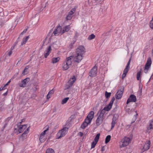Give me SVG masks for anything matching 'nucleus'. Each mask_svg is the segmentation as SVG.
Instances as JSON below:
<instances>
[{
  "instance_id": "1",
  "label": "nucleus",
  "mask_w": 153,
  "mask_h": 153,
  "mask_svg": "<svg viewBox=\"0 0 153 153\" xmlns=\"http://www.w3.org/2000/svg\"><path fill=\"white\" fill-rule=\"evenodd\" d=\"M73 57L71 56L66 58L62 64V69L65 71L68 69L71 65L73 62Z\"/></svg>"
},
{
  "instance_id": "2",
  "label": "nucleus",
  "mask_w": 153,
  "mask_h": 153,
  "mask_svg": "<svg viewBox=\"0 0 153 153\" xmlns=\"http://www.w3.org/2000/svg\"><path fill=\"white\" fill-rule=\"evenodd\" d=\"M131 140L130 137H124L119 142V147L121 148L127 146L130 143Z\"/></svg>"
},
{
  "instance_id": "3",
  "label": "nucleus",
  "mask_w": 153,
  "mask_h": 153,
  "mask_svg": "<svg viewBox=\"0 0 153 153\" xmlns=\"http://www.w3.org/2000/svg\"><path fill=\"white\" fill-rule=\"evenodd\" d=\"M94 115V112L93 111H90L83 122L82 124H88L91 123Z\"/></svg>"
},
{
  "instance_id": "4",
  "label": "nucleus",
  "mask_w": 153,
  "mask_h": 153,
  "mask_svg": "<svg viewBox=\"0 0 153 153\" xmlns=\"http://www.w3.org/2000/svg\"><path fill=\"white\" fill-rule=\"evenodd\" d=\"M68 127H64L59 130L57 134V138L59 139L65 136L67 133Z\"/></svg>"
},
{
  "instance_id": "5",
  "label": "nucleus",
  "mask_w": 153,
  "mask_h": 153,
  "mask_svg": "<svg viewBox=\"0 0 153 153\" xmlns=\"http://www.w3.org/2000/svg\"><path fill=\"white\" fill-rule=\"evenodd\" d=\"M26 128V125H15L14 130L15 133L18 134Z\"/></svg>"
},
{
  "instance_id": "6",
  "label": "nucleus",
  "mask_w": 153,
  "mask_h": 153,
  "mask_svg": "<svg viewBox=\"0 0 153 153\" xmlns=\"http://www.w3.org/2000/svg\"><path fill=\"white\" fill-rule=\"evenodd\" d=\"M75 81L76 78L74 76L72 78H71L66 83L65 88V90L68 89L70 88L73 85Z\"/></svg>"
},
{
  "instance_id": "7",
  "label": "nucleus",
  "mask_w": 153,
  "mask_h": 153,
  "mask_svg": "<svg viewBox=\"0 0 153 153\" xmlns=\"http://www.w3.org/2000/svg\"><path fill=\"white\" fill-rule=\"evenodd\" d=\"M105 113L104 110H102L96 120L97 123L102 124L103 120V116Z\"/></svg>"
},
{
  "instance_id": "8",
  "label": "nucleus",
  "mask_w": 153,
  "mask_h": 153,
  "mask_svg": "<svg viewBox=\"0 0 153 153\" xmlns=\"http://www.w3.org/2000/svg\"><path fill=\"white\" fill-rule=\"evenodd\" d=\"M85 49L83 46H80L76 49V53L83 56L85 54Z\"/></svg>"
},
{
  "instance_id": "9",
  "label": "nucleus",
  "mask_w": 153,
  "mask_h": 153,
  "mask_svg": "<svg viewBox=\"0 0 153 153\" xmlns=\"http://www.w3.org/2000/svg\"><path fill=\"white\" fill-rule=\"evenodd\" d=\"M152 64L151 59V58H149L147 62L145 65L144 69V72L145 73H147L148 71L149 70Z\"/></svg>"
},
{
  "instance_id": "10",
  "label": "nucleus",
  "mask_w": 153,
  "mask_h": 153,
  "mask_svg": "<svg viewBox=\"0 0 153 153\" xmlns=\"http://www.w3.org/2000/svg\"><path fill=\"white\" fill-rule=\"evenodd\" d=\"M83 57L84 56L76 53L74 57H73V59L75 62L79 63L81 61Z\"/></svg>"
},
{
  "instance_id": "11",
  "label": "nucleus",
  "mask_w": 153,
  "mask_h": 153,
  "mask_svg": "<svg viewBox=\"0 0 153 153\" xmlns=\"http://www.w3.org/2000/svg\"><path fill=\"white\" fill-rule=\"evenodd\" d=\"M97 73V67L94 66L91 70L89 72V75L91 77H94L96 76Z\"/></svg>"
},
{
  "instance_id": "12",
  "label": "nucleus",
  "mask_w": 153,
  "mask_h": 153,
  "mask_svg": "<svg viewBox=\"0 0 153 153\" xmlns=\"http://www.w3.org/2000/svg\"><path fill=\"white\" fill-rule=\"evenodd\" d=\"M100 135V133L98 134L95 137L94 140L92 142L91 145V148L92 149L94 148L96 145L97 144V143L98 141V140L99 138V137Z\"/></svg>"
},
{
  "instance_id": "13",
  "label": "nucleus",
  "mask_w": 153,
  "mask_h": 153,
  "mask_svg": "<svg viewBox=\"0 0 153 153\" xmlns=\"http://www.w3.org/2000/svg\"><path fill=\"white\" fill-rule=\"evenodd\" d=\"M124 91V88L122 87L119 90L116 94V97L117 99H119L122 97Z\"/></svg>"
},
{
  "instance_id": "14",
  "label": "nucleus",
  "mask_w": 153,
  "mask_h": 153,
  "mask_svg": "<svg viewBox=\"0 0 153 153\" xmlns=\"http://www.w3.org/2000/svg\"><path fill=\"white\" fill-rule=\"evenodd\" d=\"M137 100L136 97L133 94H131L130 95L128 99L126 104H128L130 102H135Z\"/></svg>"
},
{
  "instance_id": "15",
  "label": "nucleus",
  "mask_w": 153,
  "mask_h": 153,
  "mask_svg": "<svg viewBox=\"0 0 153 153\" xmlns=\"http://www.w3.org/2000/svg\"><path fill=\"white\" fill-rule=\"evenodd\" d=\"M53 33L55 35H58L59 34H62V28L61 26L58 27L56 29H55L53 31Z\"/></svg>"
},
{
  "instance_id": "16",
  "label": "nucleus",
  "mask_w": 153,
  "mask_h": 153,
  "mask_svg": "<svg viewBox=\"0 0 153 153\" xmlns=\"http://www.w3.org/2000/svg\"><path fill=\"white\" fill-rule=\"evenodd\" d=\"M29 80L30 79L29 78H25L19 83V86L20 87H24L25 86L26 83L29 81Z\"/></svg>"
},
{
  "instance_id": "17",
  "label": "nucleus",
  "mask_w": 153,
  "mask_h": 153,
  "mask_svg": "<svg viewBox=\"0 0 153 153\" xmlns=\"http://www.w3.org/2000/svg\"><path fill=\"white\" fill-rule=\"evenodd\" d=\"M150 142L148 141L147 143H145L143 146V148L142 149V152H143L145 151L148 150L150 146Z\"/></svg>"
},
{
  "instance_id": "18",
  "label": "nucleus",
  "mask_w": 153,
  "mask_h": 153,
  "mask_svg": "<svg viewBox=\"0 0 153 153\" xmlns=\"http://www.w3.org/2000/svg\"><path fill=\"white\" fill-rule=\"evenodd\" d=\"M51 51V49L50 46H48L46 50L44 52V56L46 58L49 55Z\"/></svg>"
},
{
  "instance_id": "19",
  "label": "nucleus",
  "mask_w": 153,
  "mask_h": 153,
  "mask_svg": "<svg viewBox=\"0 0 153 153\" xmlns=\"http://www.w3.org/2000/svg\"><path fill=\"white\" fill-rule=\"evenodd\" d=\"M75 118V115H72L67 121V123L69 124L74 123L73 122L74 121Z\"/></svg>"
},
{
  "instance_id": "20",
  "label": "nucleus",
  "mask_w": 153,
  "mask_h": 153,
  "mask_svg": "<svg viewBox=\"0 0 153 153\" xmlns=\"http://www.w3.org/2000/svg\"><path fill=\"white\" fill-rule=\"evenodd\" d=\"M70 25H66L64 26L63 28H62V33H63L65 32H67L70 29Z\"/></svg>"
},
{
  "instance_id": "21",
  "label": "nucleus",
  "mask_w": 153,
  "mask_h": 153,
  "mask_svg": "<svg viewBox=\"0 0 153 153\" xmlns=\"http://www.w3.org/2000/svg\"><path fill=\"white\" fill-rule=\"evenodd\" d=\"M29 39V36H25L23 38L22 41L21 42V45L22 46L24 45L25 44L27 40Z\"/></svg>"
},
{
  "instance_id": "22",
  "label": "nucleus",
  "mask_w": 153,
  "mask_h": 153,
  "mask_svg": "<svg viewBox=\"0 0 153 153\" xmlns=\"http://www.w3.org/2000/svg\"><path fill=\"white\" fill-rule=\"evenodd\" d=\"M60 59L59 57L53 58L52 59V63L53 64L55 63L59 62Z\"/></svg>"
},
{
  "instance_id": "23",
  "label": "nucleus",
  "mask_w": 153,
  "mask_h": 153,
  "mask_svg": "<svg viewBox=\"0 0 153 153\" xmlns=\"http://www.w3.org/2000/svg\"><path fill=\"white\" fill-rule=\"evenodd\" d=\"M114 127V125H107L105 127L106 129L108 131H110Z\"/></svg>"
},
{
  "instance_id": "24",
  "label": "nucleus",
  "mask_w": 153,
  "mask_h": 153,
  "mask_svg": "<svg viewBox=\"0 0 153 153\" xmlns=\"http://www.w3.org/2000/svg\"><path fill=\"white\" fill-rule=\"evenodd\" d=\"M141 69H140V70L137 72V79L138 80H141Z\"/></svg>"
},
{
  "instance_id": "25",
  "label": "nucleus",
  "mask_w": 153,
  "mask_h": 153,
  "mask_svg": "<svg viewBox=\"0 0 153 153\" xmlns=\"http://www.w3.org/2000/svg\"><path fill=\"white\" fill-rule=\"evenodd\" d=\"M117 115H114L112 122V124H115L117 123Z\"/></svg>"
},
{
  "instance_id": "26",
  "label": "nucleus",
  "mask_w": 153,
  "mask_h": 153,
  "mask_svg": "<svg viewBox=\"0 0 153 153\" xmlns=\"http://www.w3.org/2000/svg\"><path fill=\"white\" fill-rule=\"evenodd\" d=\"M111 107L112 105H110L109 104L107 106L105 107L102 110H104V111H108L111 108Z\"/></svg>"
},
{
  "instance_id": "27",
  "label": "nucleus",
  "mask_w": 153,
  "mask_h": 153,
  "mask_svg": "<svg viewBox=\"0 0 153 153\" xmlns=\"http://www.w3.org/2000/svg\"><path fill=\"white\" fill-rule=\"evenodd\" d=\"M45 139L46 137L45 136H43L42 135H40L39 139L41 142L42 143L44 142L45 140Z\"/></svg>"
},
{
  "instance_id": "28",
  "label": "nucleus",
  "mask_w": 153,
  "mask_h": 153,
  "mask_svg": "<svg viewBox=\"0 0 153 153\" xmlns=\"http://www.w3.org/2000/svg\"><path fill=\"white\" fill-rule=\"evenodd\" d=\"M125 109L126 112L128 114L131 113L132 111H133L134 112V111H133L132 109L130 108L128 106L126 107Z\"/></svg>"
},
{
  "instance_id": "29",
  "label": "nucleus",
  "mask_w": 153,
  "mask_h": 153,
  "mask_svg": "<svg viewBox=\"0 0 153 153\" xmlns=\"http://www.w3.org/2000/svg\"><path fill=\"white\" fill-rule=\"evenodd\" d=\"M69 97H66L65 98L63 99L62 101L61 104H63L66 103L68 101V100H69Z\"/></svg>"
},
{
  "instance_id": "30",
  "label": "nucleus",
  "mask_w": 153,
  "mask_h": 153,
  "mask_svg": "<svg viewBox=\"0 0 153 153\" xmlns=\"http://www.w3.org/2000/svg\"><path fill=\"white\" fill-rule=\"evenodd\" d=\"M46 153H54V151L52 149L49 148L46 150Z\"/></svg>"
},
{
  "instance_id": "31",
  "label": "nucleus",
  "mask_w": 153,
  "mask_h": 153,
  "mask_svg": "<svg viewBox=\"0 0 153 153\" xmlns=\"http://www.w3.org/2000/svg\"><path fill=\"white\" fill-rule=\"evenodd\" d=\"M111 137L110 135H108L105 139V143H108L110 140L111 139Z\"/></svg>"
},
{
  "instance_id": "32",
  "label": "nucleus",
  "mask_w": 153,
  "mask_h": 153,
  "mask_svg": "<svg viewBox=\"0 0 153 153\" xmlns=\"http://www.w3.org/2000/svg\"><path fill=\"white\" fill-rule=\"evenodd\" d=\"M28 68H27V67H25L22 72V74H23L24 75L27 74L28 73Z\"/></svg>"
},
{
  "instance_id": "33",
  "label": "nucleus",
  "mask_w": 153,
  "mask_h": 153,
  "mask_svg": "<svg viewBox=\"0 0 153 153\" xmlns=\"http://www.w3.org/2000/svg\"><path fill=\"white\" fill-rule=\"evenodd\" d=\"M95 37V35L93 34H92L88 36V40H91L94 39Z\"/></svg>"
},
{
  "instance_id": "34",
  "label": "nucleus",
  "mask_w": 153,
  "mask_h": 153,
  "mask_svg": "<svg viewBox=\"0 0 153 153\" xmlns=\"http://www.w3.org/2000/svg\"><path fill=\"white\" fill-rule=\"evenodd\" d=\"M111 95V93L110 92H108L106 91L105 92V96L107 98H108L110 97Z\"/></svg>"
},
{
  "instance_id": "35",
  "label": "nucleus",
  "mask_w": 153,
  "mask_h": 153,
  "mask_svg": "<svg viewBox=\"0 0 153 153\" xmlns=\"http://www.w3.org/2000/svg\"><path fill=\"white\" fill-rule=\"evenodd\" d=\"M49 127L48 126H46L45 128H44V129H45V130L43 132V133L44 134H45L47 131H48V130L49 129Z\"/></svg>"
},
{
  "instance_id": "36",
  "label": "nucleus",
  "mask_w": 153,
  "mask_h": 153,
  "mask_svg": "<svg viewBox=\"0 0 153 153\" xmlns=\"http://www.w3.org/2000/svg\"><path fill=\"white\" fill-rule=\"evenodd\" d=\"M28 128L26 130V131H25L22 134V135L23 137H26L27 136V133L28 131Z\"/></svg>"
},
{
  "instance_id": "37",
  "label": "nucleus",
  "mask_w": 153,
  "mask_h": 153,
  "mask_svg": "<svg viewBox=\"0 0 153 153\" xmlns=\"http://www.w3.org/2000/svg\"><path fill=\"white\" fill-rule=\"evenodd\" d=\"M75 12V9L73 8L72 10L69 12L68 14L72 16L73 14Z\"/></svg>"
},
{
  "instance_id": "38",
  "label": "nucleus",
  "mask_w": 153,
  "mask_h": 153,
  "mask_svg": "<svg viewBox=\"0 0 153 153\" xmlns=\"http://www.w3.org/2000/svg\"><path fill=\"white\" fill-rule=\"evenodd\" d=\"M72 17V16L68 14L67 16L66 17V19L67 20H71V19Z\"/></svg>"
},
{
  "instance_id": "39",
  "label": "nucleus",
  "mask_w": 153,
  "mask_h": 153,
  "mask_svg": "<svg viewBox=\"0 0 153 153\" xmlns=\"http://www.w3.org/2000/svg\"><path fill=\"white\" fill-rule=\"evenodd\" d=\"M129 67H128L126 66V68H125L123 71V72L127 74L129 69Z\"/></svg>"
},
{
  "instance_id": "40",
  "label": "nucleus",
  "mask_w": 153,
  "mask_h": 153,
  "mask_svg": "<svg viewBox=\"0 0 153 153\" xmlns=\"http://www.w3.org/2000/svg\"><path fill=\"white\" fill-rule=\"evenodd\" d=\"M12 118V117H9L7 118L5 121V123H9V122L10 120V119Z\"/></svg>"
},
{
  "instance_id": "41",
  "label": "nucleus",
  "mask_w": 153,
  "mask_h": 153,
  "mask_svg": "<svg viewBox=\"0 0 153 153\" xmlns=\"http://www.w3.org/2000/svg\"><path fill=\"white\" fill-rule=\"evenodd\" d=\"M137 115V114H136V115ZM136 119H137L136 116L134 115V117L132 119V120L131 122V124L133 123L136 120Z\"/></svg>"
},
{
  "instance_id": "42",
  "label": "nucleus",
  "mask_w": 153,
  "mask_h": 153,
  "mask_svg": "<svg viewBox=\"0 0 153 153\" xmlns=\"http://www.w3.org/2000/svg\"><path fill=\"white\" fill-rule=\"evenodd\" d=\"M147 128L148 130H151L152 128L153 125H147Z\"/></svg>"
},
{
  "instance_id": "43",
  "label": "nucleus",
  "mask_w": 153,
  "mask_h": 153,
  "mask_svg": "<svg viewBox=\"0 0 153 153\" xmlns=\"http://www.w3.org/2000/svg\"><path fill=\"white\" fill-rule=\"evenodd\" d=\"M28 29V27H26L24 29L23 32L21 33V34L23 35L24 33H25L27 32Z\"/></svg>"
},
{
  "instance_id": "44",
  "label": "nucleus",
  "mask_w": 153,
  "mask_h": 153,
  "mask_svg": "<svg viewBox=\"0 0 153 153\" xmlns=\"http://www.w3.org/2000/svg\"><path fill=\"white\" fill-rule=\"evenodd\" d=\"M23 20L22 16L19 17V19L18 20L17 22H21L23 21Z\"/></svg>"
},
{
  "instance_id": "45",
  "label": "nucleus",
  "mask_w": 153,
  "mask_h": 153,
  "mask_svg": "<svg viewBox=\"0 0 153 153\" xmlns=\"http://www.w3.org/2000/svg\"><path fill=\"white\" fill-rule=\"evenodd\" d=\"M126 74H126L124 72L122 74V79H124L125 77L126 76Z\"/></svg>"
},
{
  "instance_id": "46",
  "label": "nucleus",
  "mask_w": 153,
  "mask_h": 153,
  "mask_svg": "<svg viewBox=\"0 0 153 153\" xmlns=\"http://www.w3.org/2000/svg\"><path fill=\"white\" fill-rule=\"evenodd\" d=\"M87 125H81V128L82 129L85 128L87 127Z\"/></svg>"
},
{
  "instance_id": "47",
  "label": "nucleus",
  "mask_w": 153,
  "mask_h": 153,
  "mask_svg": "<svg viewBox=\"0 0 153 153\" xmlns=\"http://www.w3.org/2000/svg\"><path fill=\"white\" fill-rule=\"evenodd\" d=\"M130 62H131V59H130V60H129L128 62L127 65L126 66V67L130 68L129 65H130Z\"/></svg>"
},
{
  "instance_id": "48",
  "label": "nucleus",
  "mask_w": 153,
  "mask_h": 153,
  "mask_svg": "<svg viewBox=\"0 0 153 153\" xmlns=\"http://www.w3.org/2000/svg\"><path fill=\"white\" fill-rule=\"evenodd\" d=\"M54 93V91L53 90H51L49 92L48 94L51 95Z\"/></svg>"
},
{
  "instance_id": "49",
  "label": "nucleus",
  "mask_w": 153,
  "mask_h": 153,
  "mask_svg": "<svg viewBox=\"0 0 153 153\" xmlns=\"http://www.w3.org/2000/svg\"><path fill=\"white\" fill-rule=\"evenodd\" d=\"M83 133L81 132H79L78 134V135L79 136L81 137H82L83 136Z\"/></svg>"
},
{
  "instance_id": "50",
  "label": "nucleus",
  "mask_w": 153,
  "mask_h": 153,
  "mask_svg": "<svg viewBox=\"0 0 153 153\" xmlns=\"http://www.w3.org/2000/svg\"><path fill=\"white\" fill-rule=\"evenodd\" d=\"M12 51L11 50H10V51H9L8 53V56H10L12 54Z\"/></svg>"
},
{
  "instance_id": "51",
  "label": "nucleus",
  "mask_w": 153,
  "mask_h": 153,
  "mask_svg": "<svg viewBox=\"0 0 153 153\" xmlns=\"http://www.w3.org/2000/svg\"><path fill=\"white\" fill-rule=\"evenodd\" d=\"M51 95L48 94L47 95V99H50L51 98Z\"/></svg>"
},
{
  "instance_id": "52",
  "label": "nucleus",
  "mask_w": 153,
  "mask_h": 153,
  "mask_svg": "<svg viewBox=\"0 0 153 153\" xmlns=\"http://www.w3.org/2000/svg\"><path fill=\"white\" fill-rule=\"evenodd\" d=\"M5 89V87H4V86L3 87H1L0 88V91L3 90Z\"/></svg>"
},
{
  "instance_id": "53",
  "label": "nucleus",
  "mask_w": 153,
  "mask_h": 153,
  "mask_svg": "<svg viewBox=\"0 0 153 153\" xmlns=\"http://www.w3.org/2000/svg\"><path fill=\"white\" fill-rule=\"evenodd\" d=\"M114 100V99H112L109 104L112 106Z\"/></svg>"
},
{
  "instance_id": "54",
  "label": "nucleus",
  "mask_w": 153,
  "mask_h": 153,
  "mask_svg": "<svg viewBox=\"0 0 153 153\" xmlns=\"http://www.w3.org/2000/svg\"><path fill=\"white\" fill-rule=\"evenodd\" d=\"M150 124H153V119L150 121Z\"/></svg>"
},
{
  "instance_id": "55",
  "label": "nucleus",
  "mask_w": 153,
  "mask_h": 153,
  "mask_svg": "<svg viewBox=\"0 0 153 153\" xmlns=\"http://www.w3.org/2000/svg\"><path fill=\"white\" fill-rule=\"evenodd\" d=\"M105 150V148L104 147H103L101 149V151L102 152L103 151Z\"/></svg>"
},
{
  "instance_id": "56",
  "label": "nucleus",
  "mask_w": 153,
  "mask_h": 153,
  "mask_svg": "<svg viewBox=\"0 0 153 153\" xmlns=\"http://www.w3.org/2000/svg\"><path fill=\"white\" fill-rule=\"evenodd\" d=\"M7 94V91L5 93H4L3 95L4 96H6Z\"/></svg>"
},
{
  "instance_id": "57",
  "label": "nucleus",
  "mask_w": 153,
  "mask_h": 153,
  "mask_svg": "<svg viewBox=\"0 0 153 153\" xmlns=\"http://www.w3.org/2000/svg\"><path fill=\"white\" fill-rule=\"evenodd\" d=\"M40 135H42L43 136H45V134H44L43 133V132H42V133H41V134H40Z\"/></svg>"
},
{
  "instance_id": "58",
  "label": "nucleus",
  "mask_w": 153,
  "mask_h": 153,
  "mask_svg": "<svg viewBox=\"0 0 153 153\" xmlns=\"http://www.w3.org/2000/svg\"><path fill=\"white\" fill-rule=\"evenodd\" d=\"M10 81H11L10 80H9L6 84H7L8 85V84L10 82Z\"/></svg>"
},
{
  "instance_id": "59",
  "label": "nucleus",
  "mask_w": 153,
  "mask_h": 153,
  "mask_svg": "<svg viewBox=\"0 0 153 153\" xmlns=\"http://www.w3.org/2000/svg\"><path fill=\"white\" fill-rule=\"evenodd\" d=\"M14 46H13L12 47H11V51L14 48Z\"/></svg>"
},
{
  "instance_id": "60",
  "label": "nucleus",
  "mask_w": 153,
  "mask_h": 153,
  "mask_svg": "<svg viewBox=\"0 0 153 153\" xmlns=\"http://www.w3.org/2000/svg\"><path fill=\"white\" fill-rule=\"evenodd\" d=\"M96 1H97L98 2H100L101 0H95Z\"/></svg>"
},
{
  "instance_id": "61",
  "label": "nucleus",
  "mask_w": 153,
  "mask_h": 153,
  "mask_svg": "<svg viewBox=\"0 0 153 153\" xmlns=\"http://www.w3.org/2000/svg\"><path fill=\"white\" fill-rule=\"evenodd\" d=\"M24 121V119H22V121L20 122V124L23 121Z\"/></svg>"
},
{
  "instance_id": "62",
  "label": "nucleus",
  "mask_w": 153,
  "mask_h": 153,
  "mask_svg": "<svg viewBox=\"0 0 153 153\" xmlns=\"http://www.w3.org/2000/svg\"><path fill=\"white\" fill-rule=\"evenodd\" d=\"M8 85L7 84H6L5 85H4V87H5L6 86Z\"/></svg>"
},
{
  "instance_id": "63",
  "label": "nucleus",
  "mask_w": 153,
  "mask_h": 153,
  "mask_svg": "<svg viewBox=\"0 0 153 153\" xmlns=\"http://www.w3.org/2000/svg\"><path fill=\"white\" fill-rule=\"evenodd\" d=\"M152 53H153V49H152Z\"/></svg>"
}]
</instances>
